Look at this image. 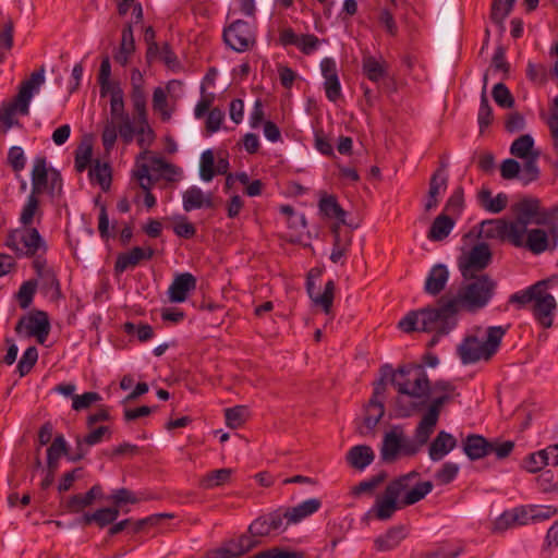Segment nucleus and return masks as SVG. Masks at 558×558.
<instances>
[{
    "label": "nucleus",
    "instance_id": "1",
    "mask_svg": "<svg viewBox=\"0 0 558 558\" xmlns=\"http://www.w3.org/2000/svg\"><path fill=\"white\" fill-rule=\"evenodd\" d=\"M397 391L395 399L396 417H409L418 412V364L407 363L395 369L390 364L379 367V378L373 383V393L365 407L362 435L372 433L385 415L384 401L387 386Z\"/></svg>",
    "mask_w": 558,
    "mask_h": 558
},
{
    "label": "nucleus",
    "instance_id": "2",
    "mask_svg": "<svg viewBox=\"0 0 558 558\" xmlns=\"http://www.w3.org/2000/svg\"><path fill=\"white\" fill-rule=\"evenodd\" d=\"M453 386L448 381L432 383L421 374V445L425 444L435 426L444 405L451 401Z\"/></svg>",
    "mask_w": 558,
    "mask_h": 558
},
{
    "label": "nucleus",
    "instance_id": "3",
    "mask_svg": "<svg viewBox=\"0 0 558 558\" xmlns=\"http://www.w3.org/2000/svg\"><path fill=\"white\" fill-rule=\"evenodd\" d=\"M558 283V276L537 281L527 289L514 293L510 298V302L520 306H529L534 317L544 328L553 325V315L557 307L556 300L548 291L549 287Z\"/></svg>",
    "mask_w": 558,
    "mask_h": 558
},
{
    "label": "nucleus",
    "instance_id": "4",
    "mask_svg": "<svg viewBox=\"0 0 558 558\" xmlns=\"http://www.w3.org/2000/svg\"><path fill=\"white\" fill-rule=\"evenodd\" d=\"M506 329L500 326L488 327L485 341L476 337H466L458 348L463 364H471L481 360L488 361L497 352Z\"/></svg>",
    "mask_w": 558,
    "mask_h": 558
},
{
    "label": "nucleus",
    "instance_id": "5",
    "mask_svg": "<svg viewBox=\"0 0 558 558\" xmlns=\"http://www.w3.org/2000/svg\"><path fill=\"white\" fill-rule=\"evenodd\" d=\"M537 226L529 229L524 247L533 254L555 250L558 244V216L554 214L550 220Z\"/></svg>",
    "mask_w": 558,
    "mask_h": 558
},
{
    "label": "nucleus",
    "instance_id": "6",
    "mask_svg": "<svg viewBox=\"0 0 558 558\" xmlns=\"http://www.w3.org/2000/svg\"><path fill=\"white\" fill-rule=\"evenodd\" d=\"M222 39L235 52L248 51L256 45V27L247 21L235 20L225 26Z\"/></svg>",
    "mask_w": 558,
    "mask_h": 558
},
{
    "label": "nucleus",
    "instance_id": "7",
    "mask_svg": "<svg viewBox=\"0 0 558 558\" xmlns=\"http://www.w3.org/2000/svg\"><path fill=\"white\" fill-rule=\"evenodd\" d=\"M465 280L468 282L459 291L466 301L468 311L485 306L493 295L496 283L487 275L474 276Z\"/></svg>",
    "mask_w": 558,
    "mask_h": 558
},
{
    "label": "nucleus",
    "instance_id": "8",
    "mask_svg": "<svg viewBox=\"0 0 558 558\" xmlns=\"http://www.w3.org/2000/svg\"><path fill=\"white\" fill-rule=\"evenodd\" d=\"M492 262V252L486 243L474 245L466 254L459 258V268L464 279L474 278Z\"/></svg>",
    "mask_w": 558,
    "mask_h": 558
},
{
    "label": "nucleus",
    "instance_id": "9",
    "mask_svg": "<svg viewBox=\"0 0 558 558\" xmlns=\"http://www.w3.org/2000/svg\"><path fill=\"white\" fill-rule=\"evenodd\" d=\"M513 213L515 214V218L527 225H544L547 220L551 219L554 213L555 216H558V206H554L548 210L542 209L538 198L529 197L518 202L513 206Z\"/></svg>",
    "mask_w": 558,
    "mask_h": 558
},
{
    "label": "nucleus",
    "instance_id": "10",
    "mask_svg": "<svg viewBox=\"0 0 558 558\" xmlns=\"http://www.w3.org/2000/svg\"><path fill=\"white\" fill-rule=\"evenodd\" d=\"M260 544L250 533L225 541L220 547L209 553V558H238L251 551Z\"/></svg>",
    "mask_w": 558,
    "mask_h": 558
},
{
    "label": "nucleus",
    "instance_id": "11",
    "mask_svg": "<svg viewBox=\"0 0 558 558\" xmlns=\"http://www.w3.org/2000/svg\"><path fill=\"white\" fill-rule=\"evenodd\" d=\"M22 328L26 329L28 337H35L40 344L45 343L50 332L48 314L45 311L34 310L17 322L15 331L21 332Z\"/></svg>",
    "mask_w": 558,
    "mask_h": 558
},
{
    "label": "nucleus",
    "instance_id": "12",
    "mask_svg": "<svg viewBox=\"0 0 558 558\" xmlns=\"http://www.w3.org/2000/svg\"><path fill=\"white\" fill-rule=\"evenodd\" d=\"M287 514L283 508L256 518L247 527V533L255 539L270 535L272 532L284 531L283 521Z\"/></svg>",
    "mask_w": 558,
    "mask_h": 558
},
{
    "label": "nucleus",
    "instance_id": "13",
    "mask_svg": "<svg viewBox=\"0 0 558 558\" xmlns=\"http://www.w3.org/2000/svg\"><path fill=\"white\" fill-rule=\"evenodd\" d=\"M396 485H387L384 494L376 498L374 506L366 512L367 519L386 521L390 519L396 510L401 509L398 504V490Z\"/></svg>",
    "mask_w": 558,
    "mask_h": 558
},
{
    "label": "nucleus",
    "instance_id": "14",
    "mask_svg": "<svg viewBox=\"0 0 558 558\" xmlns=\"http://www.w3.org/2000/svg\"><path fill=\"white\" fill-rule=\"evenodd\" d=\"M463 310H468L466 301L462 298L460 291H458L456 295L442 299L437 308L423 311L424 325H426V319L445 322Z\"/></svg>",
    "mask_w": 558,
    "mask_h": 558
},
{
    "label": "nucleus",
    "instance_id": "15",
    "mask_svg": "<svg viewBox=\"0 0 558 558\" xmlns=\"http://www.w3.org/2000/svg\"><path fill=\"white\" fill-rule=\"evenodd\" d=\"M416 475V471H411L388 484L396 485L398 504H400L401 509L418 501V480H415Z\"/></svg>",
    "mask_w": 558,
    "mask_h": 558
},
{
    "label": "nucleus",
    "instance_id": "16",
    "mask_svg": "<svg viewBox=\"0 0 558 558\" xmlns=\"http://www.w3.org/2000/svg\"><path fill=\"white\" fill-rule=\"evenodd\" d=\"M45 83V68L34 71L29 77L23 81L20 85L19 93L15 96L17 101L22 105V116H26L29 112V104L35 94L40 89V86Z\"/></svg>",
    "mask_w": 558,
    "mask_h": 558
},
{
    "label": "nucleus",
    "instance_id": "17",
    "mask_svg": "<svg viewBox=\"0 0 558 558\" xmlns=\"http://www.w3.org/2000/svg\"><path fill=\"white\" fill-rule=\"evenodd\" d=\"M47 251L48 245L36 228H21L19 257H34L38 253L46 254Z\"/></svg>",
    "mask_w": 558,
    "mask_h": 558
},
{
    "label": "nucleus",
    "instance_id": "18",
    "mask_svg": "<svg viewBox=\"0 0 558 558\" xmlns=\"http://www.w3.org/2000/svg\"><path fill=\"white\" fill-rule=\"evenodd\" d=\"M155 255V251L151 247H140L135 246L129 252L120 253L114 262V272L122 274L128 268H134L142 260H149Z\"/></svg>",
    "mask_w": 558,
    "mask_h": 558
},
{
    "label": "nucleus",
    "instance_id": "19",
    "mask_svg": "<svg viewBox=\"0 0 558 558\" xmlns=\"http://www.w3.org/2000/svg\"><path fill=\"white\" fill-rule=\"evenodd\" d=\"M196 289V278L191 272H182L174 277L168 289L169 300L173 303H182L190 292Z\"/></svg>",
    "mask_w": 558,
    "mask_h": 558
},
{
    "label": "nucleus",
    "instance_id": "20",
    "mask_svg": "<svg viewBox=\"0 0 558 558\" xmlns=\"http://www.w3.org/2000/svg\"><path fill=\"white\" fill-rule=\"evenodd\" d=\"M312 272L310 271L306 280V291L311 300L316 304L322 306L323 311L326 314H329L332 307L333 298H335V281L328 280L325 283L324 292L319 293L316 289L315 282L312 280Z\"/></svg>",
    "mask_w": 558,
    "mask_h": 558
},
{
    "label": "nucleus",
    "instance_id": "21",
    "mask_svg": "<svg viewBox=\"0 0 558 558\" xmlns=\"http://www.w3.org/2000/svg\"><path fill=\"white\" fill-rule=\"evenodd\" d=\"M106 435H108V438H110V428L108 426H99L93 429L90 433H88L83 439L77 438L76 452L73 456L69 457V461L77 462L82 460L87 453V449L84 446H95L97 444H100Z\"/></svg>",
    "mask_w": 558,
    "mask_h": 558
},
{
    "label": "nucleus",
    "instance_id": "22",
    "mask_svg": "<svg viewBox=\"0 0 558 558\" xmlns=\"http://www.w3.org/2000/svg\"><path fill=\"white\" fill-rule=\"evenodd\" d=\"M322 507V501L318 498H310L302 501L295 507L283 509L287 514V525L301 522L303 519L317 512Z\"/></svg>",
    "mask_w": 558,
    "mask_h": 558
},
{
    "label": "nucleus",
    "instance_id": "23",
    "mask_svg": "<svg viewBox=\"0 0 558 558\" xmlns=\"http://www.w3.org/2000/svg\"><path fill=\"white\" fill-rule=\"evenodd\" d=\"M457 446V439L449 433L441 430L429 444L428 454L433 461H439Z\"/></svg>",
    "mask_w": 558,
    "mask_h": 558
},
{
    "label": "nucleus",
    "instance_id": "24",
    "mask_svg": "<svg viewBox=\"0 0 558 558\" xmlns=\"http://www.w3.org/2000/svg\"><path fill=\"white\" fill-rule=\"evenodd\" d=\"M527 223L515 218L512 221H506L504 228V241L510 242L515 247H524L527 235Z\"/></svg>",
    "mask_w": 558,
    "mask_h": 558
},
{
    "label": "nucleus",
    "instance_id": "25",
    "mask_svg": "<svg viewBox=\"0 0 558 558\" xmlns=\"http://www.w3.org/2000/svg\"><path fill=\"white\" fill-rule=\"evenodd\" d=\"M134 51L135 40L133 36V28L132 24L128 23L122 29L120 47L114 53L113 59L121 66H125Z\"/></svg>",
    "mask_w": 558,
    "mask_h": 558
},
{
    "label": "nucleus",
    "instance_id": "26",
    "mask_svg": "<svg viewBox=\"0 0 558 558\" xmlns=\"http://www.w3.org/2000/svg\"><path fill=\"white\" fill-rule=\"evenodd\" d=\"M463 451L471 460H478L492 452V442L480 435H470L463 444Z\"/></svg>",
    "mask_w": 558,
    "mask_h": 558
},
{
    "label": "nucleus",
    "instance_id": "27",
    "mask_svg": "<svg viewBox=\"0 0 558 558\" xmlns=\"http://www.w3.org/2000/svg\"><path fill=\"white\" fill-rule=\"evenodd\" d=\"M50 178V169H47L46 158L37 157L34 161L32 171V192L31 194L39 195L48 186Z\"/></svg>",
    "mask_w": 558,
    "mask_h": 558
},
{
    "label": "nucleus",
    "instance_id": "28",
    "mask_svg": "<svg viewBox=\"0 0 558 558\" xmlns=\"http://www.w3.org/2000/svg\"><path fill=\"white\" fill-rule=\"evenodd\" d=\"M449 272L446 266L444 265H436L434 266L424 284V290L426 293L430 295H436L440 293L448 281Z\"/></svg>",
    "mask_w": 558,
    "mask_h": 558
},
{
    "label": "nucleus",
    "instance_id": "29",
    "mask_svg": "<svg viewBox=\"0 0 558 558\" xmlns=\"http://www.w3.org/2000/svg\"><path fill=\"white\" fill-rule=\"evenodd\" d=\"M120 511L117 507H106L97 509L93 513H84L81 523L83 525H90L96 523L100 529L112 524L119 517Z\"/></svg>",
    "mask_w": 558,
    "mask_h": 558
},
{
    "label": "nucleus",
    "instance_id": "30",
    "mask_svg": "<svg viewBox=\"0 0 558 558\" xmlns=\"http://www.w3.org/2000/svg\"><path fill=\"white\" fill-rule=\"evenodd\" d=\"M102 494V488L100 485L96 484L90 487L88 492L85 494H76L69 498L66 502V510L72 513H77L90 506L97 497H100Z\"/></svg>",
    "mask_w": 558,
    "mask_h": 558
},
{
    "label": "nucleus",
    "instance_id": "31",
    "mask_svg": "<svg viewBox=\"0 0 558 558\" xmlns=\"http://www.w3.org/2000/svg\"><path fill=\"white\" fill-rule=\"evenodd\" d=\"M373 449L367 445L352 447L347 453V461L356 470H364L374 461Z\"/></svg>",
    "mask_w": 558,
    "mask_h": 558
},
{
    "label": "nucleus",
    "instance_id": "32",
    "mask_svg": "<svg viewBox=\"0 0 558 558\" xmlns=\"http://www.w3.org/2000/svg\"><path fill=\"white\" fill-rule=\"evenodd\" d=\"M15 113L22 114V105L14 97L12 101L4 102L0 110V134L4 135L14 125H19V120L14 118Z\"/></svg>",
    "mask_w": 558,
    "mask_h": 558
},
{
    "label": "nucleus",
    "instance_id": "33",
    "mask_svg": "<svg viewBox=\"0 0 558 558\" xmlns=\"http://www.w3.org/2000/svg\"><path fill=\"white\" fill-rule=\"evenodd\" d=\"M363 74L374 83L384 80L388 75V69L385 61H379L373 56H364L362 59Z\"/></svg>",
    "mask_w": 558,
    "mask_h": 558
},
{
    "label": "nucleus",
    "instance_id": "34",
    "mask_svg": "<svg viewBox=\"0 0 558 558\" xmlns=\"http://www.w3.org/2000/svg\"><path fill=\"white\" fill-rule=\"evenodd\" d=\"M331 232L333 234L332 242V251L330 254V260L335 264L342 263V259L345 257L352 242L351 234L348 233L344 238L340 234L339 225H333L331 227Z\"/></svg>",
    "mask_w": 558,
    "mask_h": 558
},
{
    "label": "nucleus",
    "instance_id": "35",
    "mask_svg": "<svg viewBox=\"0 0 558 558\" xmlns=\"http://www.w3.org/2000/svg\"><path fill=\"white\" fill-rule=\"evenodd\" d=\"M318 207L320 213L337 220L336 225H347L345 210L340 206L335 195H325L319 199Z\"/></svg>",
    "mask_w": 558,
    "mask_h": 558
},
{
    "label": "nucleus",
    "instance_id": "36",
    "mask_svg": "<svg viewBox=\"0 0 558 558\" xmlns=\"http://www.w3.org/2000/svg\"><path fill=\"white\" fill-rule=\"evenodd\" d=\"M401 448V437L395 430L386 433L380 449L381 460L387 463L393 462L397 459V456L400 452Z\"/></svg>",
    "mask_w": 558,
    "mask_h": 558
},
{
    "label": "nucleus",
    "instance_id": "37",
    "mask_svg": "<svg viewBox=\"0 0 558 558\" xmlns=\"http://www.w3.org/2000/svg\"><path fill=\"white\" fill-rule=\"evenodd\" d=\"M110 94V116H111V122L116 123L118 121L126 120L130 118L129 113L125 112L124 108V93L122 88L120 87L119 83H116L111 90L108 93Z\"/></svg>",
    "mask_w": 558,
    "mask_h": 558
},
{
    "label": "nucleus",
    "instance_id": "38",
    "mask_svg": "<svg viewBox=\"0 0 558 558\" xmlns=\"http://www.w3.org/2000/svg\"><path fill=\"white\" fill-rule=\"evenodd\" d=\"M213 207L211 198H205L203 191L197 186H191L183 193V208L185 211Z\"/></svg>",
    "mask_w": 558,
    "mask_h": 558
},
{
    "label": "nucleus",
    "instance_id": "39",
    "mask_svg": "<svg viewBox=\"0 0 558 558\" xmlns=\"http://www.w3.org/2000/svg\"><path fill=\"white\" fill-rule=\"evenodd\" d=\"M454 226V220L447 215L437 216L427 233V238L432 241H442L445 240L451 232Z\"/></svg>",
    "mask_w": 558,
    "mask_h": 558
},
{
    "label": "nucleus",
    "instance_id": "40",
    "mask_svg": "<svg viewBox=\"0 0 558 558\" xmlns=\"http://www.w3.org/2000/svg\"><path fill=\"white\" fill-rule=\"evenodd\" d=\"M231 475L232 470L228 468L213 470L199 478L198 486L203 489L220 487L230 481Z\"/></svg>",
    "mask_w": 558,
    "mask_h": 558
},
{
    "label": "nucleus",
    "instance_id": "41",
    "mask_svg": "<svg viewBox=\"0 0 558 558\" xmlns=\"http://www.w3.org/2000/svg\"><path fill=\"white\" fill-rule=\"evenodd\" d=\"M130 97L137 123L147 126V98L144 87L135 86V88H132Z\"/></svg>",
    "mask_w": 558,
    "mask_h": 558
},
{
    "label": "nucleus",
    "instance_id": "42",
    "mask_svg": "<svg viewBox=\"0 0 558 558\" xmlns=\"http://www.w3.org/2000/svg\"><path fill=\"white\" fill-rule=\"evenodd\" d=\"M88 174L90 181L98 183L104 192L110 189L112 177L109 163H101L99 160H96L94 166L90 167Z\"/></svg>",
    "mask_w": 558,
    "mask_h": 558
},
{
    "label": "nucleus",
    "instance_id": "43",
    "mask_svg": "<svg viewBox=\"0 0 558 558\" xmlns=\"http://www.w3.org/2000/svg\"><path fill=\"white\" fill-rule=\"evenodd\" d=\"M447 186V177L445 174L444 166L436 170L429 182L428 196L429 199L426 203V209H430L437 204V195L440 191H444Z\"/></svg>",
    "mask_w": 558,
    "mask_h": 558
},
{
    "label": "nucleus",
    "instance_id": "44",
    "mask_svg": "<svg viewBox=\"0 0 558 558\" xmlns=\"http://www.w3.org/2000/svg\"><path fill=\"white\" fill-rule=\"evenodd\" d=\"M403 538L402 527H392L385 534L374 541V546L378 551H388L396 548Z\"/></svg>",
    "mask_w": 558,
    "mask_h": 558
},
{
    "label": "nucleus",
    "instance_id": "45",
    "mask_svg": "<svg viewBox=\"0 0 558 558\" xmlns=\"http://www.w3.org/2000/svg\"><path fill=\"white\" fill-rule=\"evenodd\" d=\"M510 154L520 159H527L533 154H539L538 150L534 148V140L531 135L524 134L519 136L510 147Z\"/></svg>",
    "mask_w": 558,
    "mask_h": 558
},
{
    "label": "nucleus",
    "instance_id": "46",
    "mask_svg": "<svg viewBox=\"0 0 558 558\" xmlns=\"http://www.w3.org/2000/svg\"><path fill=\"white\" fill-rule=\"evenodd\" d=\"M478 199L486 210L494 214L502 211L508 204L506 194L499 193L496 197H493L490 191L485 189L480 191Z\"/></svg>",
    "mask_w": 558,
    "mask_h": 558
},
{
    "label": "nucleus",
    "instance_id": "47",
    "mask_svg": "<svg viewBox=\"0 0 558 558\" xmlns=\"http://www.w3.org/2000/svg\"><path fill=\"white\" fill-rule=\"evenodd\" d=\"M38 282L35 279L24 281L17 293L16 300L21 308L26 310L31 306L34 300V295L37 291Z\"/></svg>",
    "mask_w": 558,
    "mask_h": 558
},
{
    "label": "nucleus",
    "instance_id": "48",
    "mask_svg": "<svg viewBox=\"0 0 558 558\" xmlns=\"http://www.w3.org/2000/svg\"><path fill=\"white\" fill-rule=\"evenodd\" d=\"M38 361V350L36 347L32 345L28 347L23 355L21 356L17 365H16V372L19 373L20 377L26 376L35 366V364Z\"/></svg>",
    "mask_w": 558,
    "mask_h": 558
},
{
    "label": "nucleus",
    "instance_id": "49",
    "mask_svg": "<svg viewBox=\"0 0 558 558\" xmlns=\"http://www.w3.org/2000/svg\"><path fill=\"white\" fill-rule=\"evenodd\" d=\"M539 157V154H533L530 158L523 159V166L520 170V180L524 184H529L539 177V169L537 167V159Z\"/></svg>",
    "mask_w": 558,
    "mask_h": 558
},
{
    "label": "nucleus",
    "instance_id": "50",
    "mask_svg": "<svg viewBox=\"0 0 558 558\" xmlns=\"http://www.w3.org/2000/svg\"><path fill=\"white\" fill-rule=\"evenodd\" d=\"M111 76V63L109 57H105L101 60L97 81L100 86V96L105 97L112 88L116 83L110 82Z\"/></svg>",
    "mask_w": 558,
    "mask_h": 558
},
{
    "label": "nucleus",
    "instance_id": "51",
    "mask_svg": "<svg viewBox=\"0 0 558 558\" xmlns=\"http://www.w3.org/2000/svg\"><path fill=\"white\" fill-rule=\"evenodd\" d=\"M39 207V199L37 195L29 194L27 196L26 203L23 206L20 222L23 227H31L34 221L35 214L37 213Z\"/></svg>",
    "mask_w": 558,
    "mask_h": 558
},
{
    "label": "nucleus",
    "instance_id": "52",
    "mask_svg": "<svg viewBox=\"0 0 558 558\" xmlns=\"http://www.w3.org/2000/svg\"><path fill=\"white\" fill-rule=\"evenodd\" d=\"M123 330L128 335H136L141 342H146L154 337V329L148 324L135 325L132 322H126L123 325Z\"/></svg>",
    "mask_w": 558,
    "mask_h": 558
},
{
    "label": "nucleus",
    "instance_id": "53",
    "mask_svg": "<svg viewBox=\"0 0 558 558\" xmlns=\"http://www.w3.org/2000/svg\"><path fill=\"white\" fill-rule=\"evenodd\" d=\"M246 409L242 405H235L225 410V420L228 427L236 429L245 423Z\"/></svg>",
    "mask_w": 558,
    "mask_h": 558
},
{
    "label": "nucleus",
    "instance_id": "54",
    "mask_svg": "<svg viewBox=\"0 0 558 558\" xmlns=\"http://www.w3.org/2000/svg\"><path fill=\"white\" fill-rule=\"evenodd\" d=\"M515 0H495L492 5L490 19L496 24H501L510 13Z\"/></svg>",
    "mask_w": 558,
    "mask_h": 558
},
{
    "label": "nucleus",
    "instance_id": "55",
    "mask_svg": "<svg viewBox=\"0 0 558 558\" xmlns=\"http://www.w3.org/2000/svg\"><path fill=\"white\" fill-rule=\"evenodd\" d=\"M504 226L505 220L502 219L484 221L481 225L480 235L487 239L498 238L504 240Z\"/></svg>",
    "mask_w": 558,
    "mask_h": 558
},
{
    "label": "nucleus",
    "instance_id": "56",
    "mask_svg": "<svg viewBox=\"0 0 558 558\" xmlns=\"http://www.w3.org/2000/svg\"><path fill=\"white\" fill-rule=\"evenodd\" d=\"M165 518H173V514L171 513H159V514H153L147 518L136 520L134 521L132 519V523L129 527V532L131 534H137L140 532H143L146 530L147 526L156 525L161 519Z\"/></svg>",
    "mask_w": 558,
    "mask_h": 558
},
{
    "label": "nucleus",
    "instance_id": "57",
    "mask_svg": "<svg viewBox=\"0 0 558 558\" xmlns=\"http://www.w3.org/2000/svg\"><path fill=\"white\" fill-rule=\"evenodd\" d=\"M215 174V157L213 151L210 149H207L202 154L201 157L199 175L204 181L209 182L213 180Z\"/></svg>",
    "mask_w": 558,
    "mask_h": 558
},
{
    "label": "nucleus",
    "instance_id": "58",
    "mask_svg": "<svg viewBox=\"0 0 558 558\" xmlns=\"http://www.w3.org/2000/svg\"><path fill=\"white\" fill-rule=\"evenodd\" d=\"M44 288L48 291H52L51 298L53 300H60L63 298V293L61 291L60 281L53 269H47L45 274H43Z\"/></svg>",
    "mask_w": 558,
    "mask_h": 558
},
{
    "label": "nucleus",
    "instance_id": "59",
    "mask_svg": "<svg viewBox=\"0 0 558 558\" xmlns=\"http://www.w3.org/2000/svg\"><path fill=\"white\" fill-rule=\"evenodd\" d=\"M492 94L496 104L502 108H511L514 105V99L510 90L502 83L496 84Z\"/></svg>",
    "mask_w": 558,
    "mask_h": 558
},
{
    "label": "nucleus",
    "instance_id": "60",
    "mask_svg": "<svg viewBox=\"0 0 558 558\" xmlns=\"http://www.w3.org/2000/svg\"><path fill=\"white\" fill-rule=\"evenodd\" d=\"M93 148L90 145H81L75 150L74 167L77 172L86 170L92 161Z\"/></svg>",
    "mask_w": 558,
    "mask_h": 558
},
{
    "label": "nucleus",
    "instance_id": "61",
    "mask_svg": "<svg viewBox=\"0 0 558 558\" xmlns=\"http://www.w3.org/2000/svg\"><path fill=\"white\" fill-rule=\"evenodd\" d=\"M386 473L380 472L366 481L360 482L352 488V494L355 496H360L364 493H372L380 483H383L386 478Z\"/></svg>",
    "mask_w": 558,
    "mask_h": 558
},
{
    "label": "nucleus",
    "instance_id": "62",
    "mask_svg": "<svg viewBox=\"0 0 558 558\" xmlns=\"http://www.w3.org/2000/svg\"><path fill=\"white\" fill-rule=\"evenodd\" d=\"M548 463V451L541 450L530 454L524 461V468L532 473L541 471Z\"/></svg>",
    "mask_w": 558,
    "mask_h": 558
},
{
    "label": "nucleus",
    "instance_id": "63",
    "mask_svg": "<svg viewBox=\"0 0 558 558\" xmlns=\"http://www.w3.org/2000/svg\"><path fill=\"white\" fill-rule=\"evenodd\" d=\"M202 97L195 106L194 116L196 119L203 118L207 112L210 111V107L215 101L214 93H206V88L204 83L201 86Z\"/></svg>",
    "mask_w": 558,
    "mask_h": 558
},
{
    "label": "nucleus",
    "instance_id": "64",
    "mask_svg": "<svg viewBox=\"0 0 558 558\" xmlns=\"http://www.w3.org/2000/svg\"><path fill=\"white\" fill-rule=\"evenodd\" d=\"M173 232L177 236L189 240L195 236L196 227L185 216H181L173 226Z\"/></svg>",
    "mask_w": 558,
    "mask_h": 558
}]
</instances>
